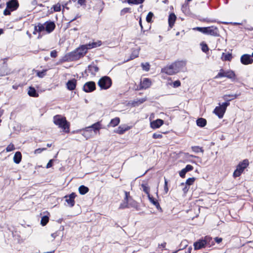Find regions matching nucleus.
<instances>
[{
	"instance_id": "nucleus-23",
	"label": "nucleus",
	"mask_w": 253,
	"mask_h": 253,
	"mask_svg": "<svg viewBox=\"0 0 253 253\" xmlns=\"http://www.w3.org/2000/svg\"><path fill=\"white\" fill-rule=\"evenodd\" d=\"M240 94H229V95H224L222 98L226 101L225 102H229V101L233 100L234 98H236L238 96H239Z\"/></svg>"
},
{
	"instance_id": "nucleus-25",
	"label": "nucleus",
	"mask_w": 253,
	"mask_h": 253,
	"mask_svg": "<svg viewBox=\"0 0 253 253\" xmlns=\"http://www.w3.org/2000/svg\"><path fill=\"white\" fill-rule=\"evenodd\" d=\"M176 16L174 13H171L169 17V24L170 28H172L176 20Z\"/></svg>"
},
{
	"instance_id": "nucleus-35",
	"label": "nucleus",
	"mask_w": 253,
	"mask_h": 253,
	"mask_svg": "<svg viewBox=\"0 0 253 253\" xmlns=\"http://www.w3.org/2000/svg\"><path fill=\"white\" fill-rule=\"evenodd\" d=\"M144 0H127L129 4H138L143 2Z\"/></svg>"
},
{
	"instance_id": "nucleus-22",
	"label": "nucleus",
	"mask_w": 253,
	"mask_h": 253,
	"mask_svg": "<svg viewBox=\"0 0 253 253\" xmlns=\"http://www.w3.org/2000/svg\"><path fill=\"white\" fill-rule=\"evenodd\" d=\"M130 127L126 125L119 126L115 131L116 133L122 134L125 131L129 130Z\"/></svg>"
},
{
	"instance_id": "nucleus-10",
	"label": "nucleus",
	"mask_w": 253,
	"mask_h": 253,
	"mask_svg": "<svg viewBox=\"0 0 253 253\" xmlns=\"http://www.w3.org/2000/svg\"><path fill=\"white\" fill-rule=\"evenodd\" d=\"M235 76V73L233 71L231 70L224 71L221 69L218 74L215 77V79H218L222 77H226L228 79H233Z\"/></svg>"
},
{
	"instance_id": "nucleus-12",
	"label": "nucleus",
	"mask_w": 253,
	"mask_h": 253,
	"mask_svg": "<svg viewBox=\"0 0 253 253\" xmlns=\"http://www.w3.org/2000/svg\"><path fill=\"white\" fill-rule=\"evenodd\" d=\"M241 62L244 65H249L253 63V59L251 57V55L245 54L241 56L240 58Z\"/></svg>"
},
{
	"instance_id": "nucleus-58",
	"label": "nucleus",
	"mask_w": 253,
	"mask_h": 253,
	"mask_svg": "<svg viewBox=\"0 0 253 253\" xmlns=\"http://www.w3.org/2000/svg\"><path fill=\"white\" fill-rule=\"evenodd\" d=\"M92 131H93L92 129L91 128V130L87 131V136H84V137H86V139H88V138L92 136Z\"/></svg>"
},
{
	"instance_id": "nucleus-5",
	"label": "nucleus",
	"mask_w": 253,
	"mask_h": 253,
	"mask_svg": "<svg viewBox=\"0 0 253 253\" xmlns=\"http://www.w3.org/2000/svg\"><path fill=\"white\" fill-rule=\"evenodd\" d=\"M88 46L86 44L83 45L72 53V56L73 59L76 60L83 57L87 51Z\"/></svg>"
},
{
	"instance_id": "nucleus-17",
	"label": "nucleus",
	"mask_w": 253,
	"mask_h": 253,
	"mask_svg": "<svg viewBox=\"0 0 253 253\" xmlns=\"http://www.w3.org/2000/svg\"><path fill=\"white\" fill-rule=\"evenodd\" d=\"M162 72L169 75H172L176 73L175 71L173 63L171 65L162 69Z\"/></svg>"
},
{
	"instance_id": "nucleus-30",
	"label": "nucleus",
	"mask_w": 253,
	"mask_h": 253,
	"mask_svg": "<svg viewBox=\"0 0 253 253\" xmlns=\"http://www.w3.org/2000/svg\"><path fill=\"white\" fill-rule=\"evenodd\" d=\"M28 93L29 96L32 97H38L39 95L36 89L33 87H29Z\"/></svg>"
},
{
	"instance_id": "nucleus-2",
	"label": "nucleus",
	"mask_w": 253,
	"mask_h": 253,
	"mask_svg": "<svg viewBox=\"0 0 253 253\" xmlns=\"http://www.w3.org/2000/svg\"><path fill=\"white\" fill-rule=\"evenodd\" d=\"M54 124L62 129L64 132L67 133L70 131V125L67 121L65 117L60 115H57L53 117Z\"/></svg>"
},
{
	"instance_id": "nucleus-20",
	"label": "nucleus",
	"mask_w": 253,
	"mask_h": 253,
	"mask_svg": "<svg viewBox=\"0 0 253 253\" xmlns=\"http://www.w3.org/2000/svg\"><path fill=\"white\" fill-rule=\"evenodd\" d=\"M151 85V81L148 78H144L141 81L140 88L146 89L149 87Z\"/></svg>"
},
{
	"instance_id": "nucleus-38",
	"label": "nucleus",
	"mask_w": 253,
	"mask_h": 253,
	"mask_svg": "<svg viewBox=\"0 0 253 253\" xmlns=\"http://www.w3.org/2000/svg\"><path fill=\"white\" fill-rule=\"evenodd\" d=\"M141 186L143 189V191L147 195V196H148V194H150L149 187L144 184H142Z\"/></svg>"
},
{
	"instance_id": "nucleus-11",
	"label": "nucleus",
	"mask_w": 253,
	"mask_h": 253,
	"mask_svg": "<svg viewBox=\"0 0 253 253\" xmlns=\"http://www.w3.org/2000/svg\"><path fill=\"white\" fill-rule=\"evenodd\" d=\"M96 89V84L94 82H86L83 86V90L85 92H91Z\"/></svg>"
},
{
	"instance_id": "nucleus-31",
	"label": "nucleus",
	"mask_w": 253,
	"mask_h": 253,
	"mask_svg": "<svg viewBox=\"0 0 253 253\" xmlns=\"http://www.w3.org/2000/svg\"><path fill=\"white\" fill-rule=\"evenodd\" d=\"M88 188L84 185H81L79 188V193L82 195H84L86 194L88 192Z\"/></svg>"
},
{
	"instance_id": "nucleus-45",
	"label": "nucleus",
	"mask_w": 253,
	"mask_h": 253,
	"mask_svg": "<svg viewBox=\"0 0 253 253\" xmlns=\"http://www.w3.org/2000/svg\"><path fill=\"white\" fill-rule=\"evenodd\" d=\"M54 11H60L61 10V5L59 3H57L53 6Z\"/></svg>"
},
{
	"instance_id": "nucleus-64",
	"label": "nucleus",
	"mask_w": 253,
	"mask_h": 253,
	"mask_svg": "<svg viewBox=\"0 0 253 253\" xmlns=\"http://www.w3.org/2000/svg\"><path fill=\"white\" fill-rule=\"evenodd\" d=\"M54 252H55L54 251H50V252H44V253H54Z\"/></svg>"
},
{
	"instance_id": "nucleus-3",
	"label": "nucleus",
	"mask_w": 253,
	"mask_h": 253,
	"mask_svg": "<svg viewBox=\"0 0 253 253\" xmlns=\"http://www.w3.org/2000/svg\"><path fill=\"white\" fill-rule=\"evenodd\" d=\"M125 197L123 202L120 204L119 209L129 208L136 206V202L130 196L129 192L125 191Z\"/></svg>"
},
{
	"instance_id": "nucleus-59",
	"label": "nucleus",
	"mask_w": 253,
	"mask_h": 253,
	"mask_svg": "<svg viewBox=\"0 0 253 253\" xmlns=\"http://www.w3.org/2000/svg\"><path fill=\"white\" fill-rule=\"evenodd\" d=\"M52 161H53V160H50L48 163L46 165V168L47 169H48L50 167H52Z\"/></svg>"
},
{
	"instance_id": "nucleus-34",
	"label": "nucleus",
	"mask_w": 253,
	"mask_h": 253,
	"mask_svg": "<svg viewBox=\"0 0 253 253\" xmlns=\"http://www.w3.org/2000/svg\"><path fill=\"white\" fill-rule=\"evenodd\" d=\"M49 220V217L47 216H43L41 219V223L42 226H45Z\"/></svg>"
},
{
	"instance_id": "nucleus-6",
	"label": "nucleus",
	"mask_w": 253,
	"mask_h": 253,
	"mask_svg": "<svg viewBox=\"0 0 253 253\" xmlns=\"http://www.w3.org/2000/svg\"><path fill=\"white\" fill-rule=\"evenodd\" d=\"M229 102H224L222 104H219V106H216L213 110V113L217 115L219 119L223 118L226 110L227 107L229 105Z\"/></svg>"
},
{
	"instance_id": "nucleus-33",
	"label": "nucleus",
	"mask_w": 253,
	"mask_h": 253,
	"mask_svg": "<svg viewBox=\"0 0 253 253\" xmlns=\"http://www.w3.org/2000/svg\"><path fill=\"white\" fill-rule=\"evenodd\" d=\"M139 55V50L138 49H135L132 52L130 56V60L133 59L138 56Z\"/></svg>"
},
{
	"instance_id": "nucleus-29",
	"label": "nucleus",
	"mask_w": 253,
	"mask_h": 253,
	"mask_svg": "<svg viewBox=\"0 0 253 253\" xmlns=\"http://www.w3.org/2000/svg\"><path fill=\"white\" fill-rule=\"evenodd\" d=\"M148 197L150 202L152 203L154 206H155L157 209H161L160 205L157 200H155L153 197L151 196L150 194H148Z\"/></svg>"
},
{
	"instance_id": "nucleus-32",
	"label": "nucleus",
	"mask_w": 253,
	"mask_h": 253,
	"mask_svg": "<svg viewBox=\"0 0 253 253\" xmlns=\"http://www.w3.org/2000/svg\"><path fill=\"white\" fill-rule=\"evenodd\" d=\"M232 54L231 53H222L221 59L223 61H230L232 59Z\"/></svg>"
},
{
	"instance_id": "nucleus-57",
	"label": "nucleus",
	"mask_w": 253,
	"mask_h": 253,
	"mask_svg": "<svg viewBox=\"0 0 253 253\" xmlns=\"http://www.w3.org/2000/svg\"><path fill=\"white\" fill-rule=\"evenodd\" d=\"M173 84L174 87H177L180 85V82L179 81H176L173 82Z\"/></svg>"
},
{
	"instance_id": "nucleus-53",
	"label": "nucleus",
	"mask_w": 253,
	"mask_h": 253,
	"mask_svg": "<svg viewBox=\"0 0 253 253\" xmlns=\"http://www.w3.org/2000/svg\"><path fill=\"white\" fill-rule=\"evenodd\" d=\"M11 10L9 8L6 7V8L3 11V14L5 15H10L11 13Z\"/></svg>"
},
{
	"instance_id": "nucleus-24",
	"label": "nucleus",
	"mask_w": 253,
	"mask_h": 253,
	"mask_svg": "<svg viewBox=\"0 0 253 253\" xmlns=\"http://www.w3.org/2000/svg\"><path fill=\"white\" fill-rule=\"evenodd\" d=\"M22 159V155L21 152L17 151L16 152L13 157V161L16 164H18L20 163Z\"/></svg>"
},
{
	"instance_id": "nucleus-26",
	"label": "nucleus",
	"mask_w": 253,
	"mask_h": 253,
	"mask_svg": "<svg viewBox=\"0 0 253 253\" xmlns=\"http://www.w3.org/2000/svg\"><path fill=\"white\" fill-rule=\"evenodd\" d=\"M102 44V42L101 41H97V42H93L91 43H89L88 44H87V45L88 46V48L91 49L93 48L97 47L99 46H100Z\"/></svg>"
},
{
	"instance_id": "nucleus-52",
	"label": "nucleus",
	"mask_w": 253,
	"mask_h": 253,
	"mask_svg": "<svg viewBox=\"0 0 253 253\" xmlns=\"http://www.w3.org/2000/svg\"><path fill=\"white\" fill-rule=\"evenodd\" d=\"M186 172H187L186 171V170L184 169H183L179 171V173L180 176L181 177H184Z\"/></svg>"
},
{
	"instance_id": "nucleus-47",
	"label": "nucleus",
	"mask_w": 253,
	"mask_h": 253,
	"mask_svg": "<svg viewBox=\"0 0 253 253\" xmlns=\"http://www.w3.org/2000/svg\"><path fill=\"white\" fill-rule=\"evenodd\" d=\"M141 66L144 70L146 71H149V64L148 63H142Z\"/></svg>"
},
{
	"instance_id": "nucleus-51",
	"label": "nucleus",
	"mask_w": 253,
	"mask_h": 253,
	"mask_svg": "<svg viewBox=\"0 0 253 253\" xmlns=\"http://www.w3.org/2000/svg\"><path fill=\"white\" fill-rule=\"evenodd\" d=\"M153 137L155 139L161 138L162 137V135L159 133H154L153 134Z\"/></svg>"
},
{
	"instance_id": "nucleus-54",
	"label": "nucleus",
	"mask_w": 253,
	"mask_h": 253,
	"mask_svg": "<svg viewBox=\"0 0 253 253\" xmlns=\"http://www.w3.org/2000/svg\"><path fill=\"white\" fill-rule=\"evenodd\" d=\"M166 246V243L164 242L161 244H159L158 246V249H161L163 251V249H165Z\"/></svg>"
},
{
	"instance_id": "nucleus-63",
	"label": "nucleus",
	"mask_w": 253,
	"mask_h": 253,
	"mask_svg": "<svg viewBox=\"0 0 253 253\" xmlns=\"http://www.w3.org/2000/svg\"><path fill=\"white\" fill-rule=\"evenodd\" d=\"M3 113V111L2 110L0 109V117L2 115Z\"/></svg>"
},
{
	"instance_id": "nucleus-28",
	"label": "nucleus",
	"mask_w": 253,
	"mask_h": 253,
	"mask_svg": "<svg viewBox=\"0 0 253 253\" xmlns=\"http://www.w3.org/2000/svg\"><path fill=\"white\" fill-rule=\"evenodd\" d=\"M120 120L119 118L116 117L112 120H111V122L109 124V126L115 127L117 126L120 123Z\"/></svg>"
},
{
	"instance_id": "nucleus-46",
	"label": "nucleus",
	"mask_w": 253,
	"mask_h": 253,
	"mask_svg": "<svg viewBox=\"0 0 253 253\" xmlns=\"http://www.w3.org/2000/svg\"><path fill=\"white\" fill-rule=\"evenodd\" d=\"M46 70H43L42 71H38L37 72V76L40 78L43 77L45 75Z\"/></svg>"
},
{
	"instance_id": "nucleus-40",
	"label": "nucleus",
	"mask_w": 253,
	"mask_h": 253,
	"mask_svg": "<svg viewBox=\"0 0 253 253\" xmlns=\"http://www.w3.org/2000/svg\"><path fill=\"white\" fill-rule=\"evenodd\" d=\"M206 29V27H197L193 29V30H197V31L200 32L203 34H205Z\"/></svg>"
},
{
	"instance_id": "nucleus-4",
	"label": "nucleus",
	"mask_w": 253,
	"mask_h": 253,
	"mask_svg": "<svg viewBox=\"0 0 253 253\" xmlns=\"http://www.w3.org/2000/svg\"><path fill=\"white\" fill-rule=\"evenodd\" d=\"M211 237L206 236L204 239H200L194 243V248L195 250H199L205 248L207 246H211Z\"/></svg>"
},
{
	"instance_id": "nucleus-55",
	"label": "nucleus",
	"mask_w": 253,
	"mask_h": 253,
	"mask_svg": "<svg viewBox=\"0 0 253 253\" xmlns=\"http://www.w3.org/2000/svg\"><path fill=\"white\" fill-rule=\"evenodd\" d=\"M57 55V52L56 50H54L50 52V56L53 58H55Z\"/></svg>"
},
{
	"instance_id": "nucleus-13",
	"label": "nucleus",
	"mask_w": 253,
	"mask_h": 253,
	"mask_svg": "<svg viewBox=\"0 0 253 253\" xmlns=\"http://www.w3.org/2000/svg\"><path fill=\"white\" fill-rule=\"evenodd\" d=\"M205 34L211 36H217L218 34V29L216 27L213 26L206 27Z\"/></svg>"
},
{
	"instance_id": "nucleus-27",
	"label": "nucleus",
	"mask_w": 253,
	"mask_h": 253,
	"mask_svg": "<svg viewBox=\"0 0 253 253\" xmlns=\"http://www.w3.org/2000/svg\"><path fill=\"white\" fill-rule=\"evenodd\" d=\"M197 125L200 127H204L207 124V121L205 119L201 118L196 121Z\"/></svg>"
},
{
	"instance_id": "nucleus-18",
	"label": "nucleus",
	"mask_w": 253,
	"mask_h": 253,
	"mask_svg": "<svg viewBox=\"0 0 253 253\" xmlns=\"http://www.w3.org/2000/svg\"><path fill=\"white\" fill-rule=\"evenodd\" d=\"M99 71L98 67L94 64L89 65L86 70V72L90 73L92 75H95L96 73Z\"/></svg>"
},
{
	"instance_id": "nucleus-56",
	"label": "nucleus",
	"mask_w": 253,
	"mask_h": 253,
	"mask_svg": "<svg viewBox=\"0 0 253 253\" xmlns=\"http://www.w3.org/2000/svg\"><path fill=\"white\" fill-rule=\"evenodd\" d=\"M164 189L166 192V193H167L169 190V188L168 187V181H167V179L165 178V187Z\"/></svg>"
},
{
	"instance_id": "nucleus-37",
	"label": "nucleus",
	"mask_w": 253,
	"mask_h": 253,
	"mask_svg": "<svg viewBox=\"0 0 253 253\" xmlns=\"http://www.w3.org/2000/svg\"><path fill=\"white\" fill-rule=\"evenodd\" d=\"M202 50L204 52H207L209 51V47L207 45V44L204 42H202L201 43Z\"/></svg>"
},
{
	"instance_id": "nucleus-16",
	"label": "nucleus",
	"mask_w": 253,
	"mask_h": 253,
	"mask_svg": "<svg viewBox=\"0 0 253 253\" xmlns=\"http://www.w3.org/2000/svg\"><path fill=\"white\" fill-rule=\"evenodd\" d=\"M174 67V70L176 73H178L182 70L185 66L186 63L183 61H178L173 63Z\"/></svg>"
},
{
	"instance_id": "nucleus-9",
	"label": "nucleus",
	"mask_w": 253,
	"mask_h": 253,
	"mask_svg": "<svg viewBox=\"0 0 253 253\" xmlns=\"http://www.w3.org/2000/svg\"><path fill=\"white\" fill-rule=\"evenodd\" d=\"M101 128V125L99 122L92 124L91 126L86 127L84 129L82 135L84 136H87V131L92 129L95 134L97 133V132L99 131Z\"/></svg>"
},
{
	"instance_id": "nucleus-39",
	"label": "nucleus",
	"mask_w": 253,
	"mask_h": 253,
	"mask_svg": "<svg viewBox=\"0 0 253 253\" xmlns=\"http://www.w3.org/2000/svg\"><path fill=\"white\" fill-rule=\"evenodd\" d=\"M146 100V98H142L139 99H138L137 101L134 102L133 104L134 106L138 105L140 104H142L144 102H145Z\"/></svg>"
},
{
	"instance_id": "nucleus-42",
	"label": "nucleus",
	"mask_w": 253,
	"mask_h": 253,
	"mask_svg": "<svg viewBox=\"0 0 253 253\" xmlns=\"http://www.w3.org/2000/svg\"><path fill=\"white\" fill-rule=\"evenodd\" d=\"M195 180V178L194 177L189 178L188 179H187V180L186 181V184L188 185H191L193 183Z\"/></svg>"
},
{
	"instance_id": "nucleus-36",
	"label": "nucleus",
	"mask_w": 253,
	"mask_h": 253,
	"mask_svg": "<svg viewBox=\"0 0 253 253\" xmlns=\"http://www.w3.org/2000/svg\"><path fill=\"white\" fill-rule=\"evenodd\" d=\"M191 148L192 151L195 153H198L199 152H204L203 149L201 147H200L199 146H193Z\"/></svg>"
},
{
	"instance_id": "nucleus-14",
	"label": "nucleus",
	"mask_w": 253,
	"mask_h": 253,
	"mask_svg": "<svg viewBox=\"0 0 253 253\" xmlns=\"http://www.w3.org/2000/svg\"><path fill=\"white\" fill-rule=\"evenodd\" d=\"M76 195L74 193H72L70 194L69 196H65L64 198L66 199V202L68 203V204L71 207H72L75 205V200Z\"/></svg>"
},
{
	"instance_id": "nucleus-41",
	"label": "nucleus",
	"mask_w": 253,
	"mask_h": 253,
	"mask_svg": "<svg viewBox=\"0 0 253 253\" xmlns=\"http://www.w3.org/2000/svg\"><path fill=\"white\" fill-rule=\"evenodd\" d=\"M15 149L14 146L13 144H10L8 145L6 148V150L7 152H10Z\"/></svg>"
},
{
	"instance_id": "nucleus-21",
	"label": "nucleus",
	"mask_w": 253,
	"mask_h": 253,
	"mask_svg": "<svg viewBox=\"0 0 253 253\" xmlns=\"http://www.w3.org/2000/svg\"><path fill=\"white\" fill-rule=\"evenodd\" d=\"M163 124V120L161 119H157L151 122L150 126L152 128L155 129L160 127Z\"/></svg>"
},
{
	"instance_id": "nucleus-43",
	"label": "nucleus",
	"mask_w": 253,
	"mask_h": 253,
	"mask_svg": "<svg viewBox=\"0 0 253 253\" xmlns=\"http://www.w3.org/2000/svg\"><path fill=\"white\" fill-rule=\"evenodd\" d=\"M153 16V13L151 12H149L146 17L147 21L148 22H150L151 21Z\"/></svg>"
},
{
	"instance_id": "nucleus-61",
	"label": "nucleus",
	"mask_w": 253,
	"mask_h": 253,
	"mask_svg": "<svg viewBox=\"0 0 253 253\" xmlns=\"http://www.w3.org/2000/svg\"><path fill=\"white\" fill-rule=\"evenodd\" d=\"M85 0H78V3L82 5L84 4Z\"/></svg>"
},
{
	"instance_id": "nucleus-48",
	"label": "nucleus",
	"mask_w": 253,
	"mask_h": 253,
	"mask_svg": "<svg viewBox=\"0 0 253 253\" xmlns=\"http://www.w3.org/2000/svg\"><path fill=\"white\" fill-rule=\"evenodd\" d=\"M46 150V148H38V149H37L35 150L34 151V153L35 154H40L41 153H42L43 151H44Z\"/></svg>"
},
{
	"instance_id": "nucleus-62",
	"label": "nucleus",
	"mask_w": 253,
	"mask_h": 253,
	"mask_svg": "<svg viewBox=\"0 0 253 253\" xmlns=\"http://www.w3.org/2000/svg\"><path fill=\"white\" fill-rule=\"evenodd\" d=\"M80 17V15L79 14H77V16L74 18H73V19H72L70 21V22H72L74 21V20H76L77 18H79Z\"/></svg>"
},
{
	"instance_id": "nucleus-60",
	"label": "nucleus",
	"mask_w": 253,
	"mask_h": 253,
	"mask_svg": "<svg viewBox=\"0 0 253 253\" xmlns=\"http://www.w3.org/2000/svg\"><path fill=\"white\" fill-rule=\"evenodd\" d=\"M214 241L217 243H220V242H222V239L221 238H218V237H215L214 238Z\"/></svg>"
},
{
	"instance_id": "nucleus-44",
	"label": "nucleus",
	"mask_w": 253,
	"mask_h": 253,
	"mask_svg": "<svg viewBox=\"0 0 253 253\" xmlns=\"http://www.w3.org/2000/svg\"><path fill=\"white\" fill-rule=\"evenodd\" d=\"M128 12H130V8L128 7L124 8L121 11V14L124 15Z\"/></svg>"
},
{
	"instance_id": "nucleus-7",
	"label": "nucleus",
	"mask_w": 253,
	"mask_h": 253,
	"mask_svg": "<svg viewBox=\"0 0 253 253\" xmlns=\"http://www.w3.org/2000/svg\"><path fill=\"white\" fill-rule=\"evenodd\" d=\"M248 160L245 159L240 162L237 166L236 170L233 173V176L235 177L239 176L243 172L244 169L249 166Z\"/></svg>"
},
{
	"instance_id": "nucleus-8",
	"label": "nucleus",
	"mask_w": 253,
	"mask_h": 253,
	"mask_svg": "<svg viewBox=\"0 0 253 253\" xmlns=\"http://www.w3.org/2000/svg\"><path fill=\"white\" fill-rule=\"evenodd\" d=\"M98 85L101 89H107L112 85L111 79L108 76H104L99 80Z\"/></svg>"
},
{
	"instance_id": "nucleus-50",
	"label": "nucleus",
	"mask_w": 253,
	"mask_h": 253,
	"mask_svg": "<svg viewBox=\"0 0 253 253\" xmlns=\"http://www.w3.org/2000/svg\"><path fill=\"white\" fill-rule=\"evenodd\" d=\"M187 172L188 171H191L193 170V167L190 165H188L186 166V167L184 169Z\"/></svg>"
},
{
	"instance_id": "nucleus-15",
	"label": "nucleus",
	"mask_w": 253,
	"mask_h": 253,
	"mask_svg": "<svg viewBox=\"0 0 253 253\" xmlns=\"http://www.w3.org/2000/svg\"><path fill=\"white\" fill-rule=\"evenodd\" d=\"M18 2L17 0H11L7 2V8H9L11 11L16 10L18 7Z\"/></svg>"
},
{
	"instance_id": "nucleus-1",
	"label": "nucleus",
	"mask_w": 253,
	"mask_h": 253,
	"mask_svg": "<svg viewBox=\"0 0 253 253\" xmlns=\"http://www.w3.org/2000/svg\"><path fill=\"white\" fill-rule=\"evenodd\" d=\"M55 28V25L52 21H47L43 24L39 23L35 25L33 34H36V32L41 33L45 31L46 33L49 34L54 30Z\"/></svg>"
},
{
	"instance_id": "nucleus-19",
	"label": "nucleus",
	"mask_w": 253,
	"mask_h": 253,
	"mask_svg": "<svg viewBox=\"0 0 253 253\" xmlns=\"http://www.w3.org/2000/svg\"><path fill=\"white\" fill-rule=\"evenodd\" d=\"M77 85V80L75 79L69 80L66 84V87L69 90H73Z\"/></svg>"
},
{
	"instance_id": "nucleus-49",
	"label": "nucleus",
	"mask_w": 253,
	"mask_h": 253,
	"mask_svg": "<svg viewBox=\"0 0 253 253\" xmlns=\"http://www.w3.org/2000/svg\"><path fill=\"white\" fill-rule=\"evenodd\" d=\"M60 234V231H57L51 234V237L52 238V241H53L57 236H58Z\"/></svg>"
}]
</instances>
